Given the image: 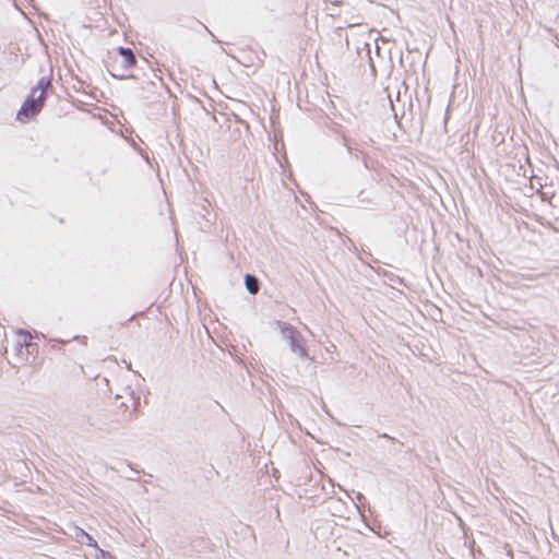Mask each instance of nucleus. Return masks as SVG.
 <instances>
[{"label": "nucleus", "mask_w": 559, "mask_h": 559, "mask_svg": "<svg viewBox=\"0 0 559 559\" xmlns=\"http://www.w3.org/2000/svg\"><path fill=\"white\" fill-rule=\"evenodd\" d=\"M549 202L552 207H557L556 203H559V198H557V195L552 193Z\"/></svg>", "instance_id": "nucleus-15"}, {"label": "nucleus", "mask_w": 559, "mask_h": 559, "mask_svg": "<svg viewBox=\"0 0 559 559\" xmlns=\"http://www.w3.org/2000/svg\"><path fill=\"white\" fill-rule=\"evenodd\" d=\"M534 218L540 225L546 226L547 228L552 229L554 231H559V228L554 226L552 222L546 219L544 216H540L538 214H534Z\"/></svg>", "instance_id": "nucleus-11"}, {"label": "nucleus", "mask_w": 559, "mask_h": 559, "mask_svg": "<svg viewBox=\"0 0 559 559\" xmlns=\"http://www.w3.org/2000/svg\"><path fill=\"white\" fill-rule=\"evenodd\" d=\"M386 179H390V181L388 182V185H383V188L386 189V187L389 188V190H386V192L391 193V192H395L396 194H400V192L396 190V186H401V180H400V177L397 176H394V177H386Z\"/></svg>", "instance_id": "nucleus-9"}, {"label": "nucleus", "mask_w": 559, "mask_h": 559, "mask_svg": "<svg viewBox=\"0 0 559 559\" xmlns=\"http://www.w3.org/2000/svg\"><path fill=\"white\" fill-rule=\"evenodd\" d=\"M547 198V193L546 192H542V199L545 200Z\"/></svg>", "instance_id": "nucleus-23"}, {"label": "nucleus", "mask_w": 559, "mask_h": 559, "mask_svg": "<svg viewBox=\"0 0 559 559\" xmlns=\"http://www.w3.org/2000/svg\"><path fill=\"white\" fill-rule=\"evenodd\" d=\"M78 338H81V336H79V335L73 336V340H78ZM82 338L86 340V336H82Z\"/></svg>", "instance_id": "nucleus-22"}, {"label": "nucleus", "mask_w": 559, "mask_h": 559, "mask_svg": "<svg viewBox=\"0 0 559 559\" xmlns=\"http://www.w3.org/2000/svg\"><path fill=\"white\" fill-rule=\"evenodd\" d=\"M157 178H158V181H159V183H160L162 188H164V186H165L164 177L158 176Z\"/></svg>", "instance_id": "nucleus-19"}, {"label": "nucleus", "mask_w": 559, "mask_h": 559, "mask_svg": "<svg viewBox=\"0 0 559 559\" xmlns=\"http://www.w3.org/2000/svg\"><path fill=\"white\" fill-rule=\"evenodd\" d=\"M50 342H53V343H55V344H53V346H55V345H64V344H67L69 341H64V340H62V338H51V340H50Z\"/></svg>", "instance_id": "nucleus-16"}, {"label": "nucleus", "mask_w": 559, "mask_h": 559, "mask_svg": "<svg viewBox=\"0 0 559 559\" xmlns=\"http://www.w3.org/2000/svg\"><path fill=\"white\" fill-rule=\"evenodd\" d=\"M118 53L121 56V69L122 70H129L133 68L136 63L135 56L133 51L130 48H118Z\"/></svg>", "instance_id": "nucleus-5"}, {"label": "nucleus", "mask_w": 559, "mask_h": 559, "mask_svg": "<svg viewBox=\"0 0 559 559\" xmlns=\"http://www.w3.org/2000/svg\"><path fill=\"white\" fill-rule=\"evenodd\" d=\"M243 285L250 295L255 296L260 292L261 281L257 275L246 273L243 276Z\"/></svg>", "instance_id": "nucleus-4"}, {"label": "nucleus", "mask_w": 559, "mask_h": 559, "mask_svg": "<svg viewBox=\"0 0 559 559\" xmlns=\"http://www.w3.org/2000/svg\"><path fill=\"white\" fill-rule=\"evenodd\" d=\"M376 272H377V274H378V275H381V276L388 277V278H389V280H391V281H394L395 278H396V280H400V277H399V276H396V275H394L393 273H391V272H389V271H386V270H384V269H381V267H379Z\"/></svg>", "instance_id": "nucleus-12"}, {"label": "nucleus", "mask_w": 559, "mask_h": 559, "mask_svg": "<svg viewBox=\"0 0 559 559\" xmlns=\"http://www.w3.org/2000/svg\"><path fill=\"white\" fill-rule=\"evenodd\" d=\"M72 537L78 543H80L82 545L91 546L93 548L98 544L97 540L91 534H88L86 531H84L83 528H81L79 526L73 527Z\"/></svg>", "instance_id": "nucleus-3"}, {"label": "nucleus", "mask_w": 559, "mask_h": 559, "mask_svg": "<svg viewBox=\"0 0 559 559\" xmlns=\"http://www.w3.org/2000/svg\"><path fill=\"white\" fill-rule=\"evenodd\" d=\"M436 178L439 179L440 181H444V183H448V181L444 180V177H442V176H439V177H436Z\"/></svg>", "instance_id": "nucleus-21"}, {"label": "nucleus", "mask_w": 559, "mask_h": 559, "mask_svg": "<svg viewBox=\"0 0 559 559\" xmlns=\"http://www.w3.org/2000/svg\"><path fill=\"white\" fill-rule=\"evenodd\" d=\"M253 177H246V181H252Z\"/></svg>", "instance_id": "nucleus-24"}, {"label": "nucleus", "mask_w": 559, "mask_h": 559, "mask_svg": "<svg viewBox=\"0 0 559 559\" xmlns=\"http://www.w3.org/2000/svg\"><path fill=\"white\" fill-rule=\"evenodd\" d=\"M378 437H379V438L388 439V440L393 441V442L397 441L394 437H391V436H389V435H388V433H385V432H383V433H378Z\"/></svg>", "instance_id": "nucleus-17"}, {"label": "nucleus", "mask_w": 559, "mask_h": 559, "mask_svg": "<svg viewBox=\"0 0 559 559\" xmlns=\"http://www.w3.org/2000/svg\"><path fill=\"white\" fill-rule=\"evenodd\" d=\"M552 216L555 217V221L558 222L559 221V217H557L554 213H552Z\"/></svg>", "instance_id": "nucleus-25"}, {"label": "nucleus", "mask_w": 559, "mask_h": 559, "mask_svg": "<svg viewBox=\"0 0 559 559\" xmlns=\"http://www.w3.org/2000/svg\"><path fill=\"white\" fill-rule=\"evenodd\" d=\"M94 549L96 559H115V556L110 551L102 549L98 544L94 547Z\"/></svg>", "instance_id": "nucleus-10"}, {"label": "nucleus", "mask_w": 559, "mask_h": 559, "mask_svg": "<svg viewBox=\"0 0 559 559\" xmlns=\"http://www.w3.org/2000/svg\"><path fill=\"white\" fill-rule=\"evenodd\" d=\"M290 182H294L295 183V178L296 177H293V176H289V177H286Z\"/></svg>", "instance_id": "nucleus-20"}, {"label": "nucleus", "mask_w": 559, "mask_h": 559, "mask_svg": "<svg viewBox=\"0 0 559 559\" xmlns=\"http://www.w3.org/2000/svg\"><path fill=\"white\" fill-rule=\"evenodd\" d=\"M472 179H473L474 181H477L478 177L473 176V177H472Z\"/></svg>", "instance_id": "nucleus-26"}, {"label": "nucleus", "mask_w": 559, "mask_h": 559, "mask_svg": "<svg viewBox=\"0 0 559 559\" xmlns=\"http://www.w3.org/2000/svg\"><path fill=\"white\" fill-rule=\"evenodd\" d=\"M49 86L50 81L48 79L41 78L38 81L17 111L16 119L19 121L26 122L40 112L45 104L46 91Z\"/></svg>", "instance_id": "nucleus-1"}, {"label": "nucleus", "mask_w": 559, "mask_h": 559, "mask_svg": "<svg viewBox=\"0 0 559 559\" xmlns=\"http://www.w3.org/2000/svg\"><path fill=\"white\" fill-rule=\"evenodd\" d=\"M457 179L462 182V185L466 183L465 177H454V176L449 177L450 182L455 186H459Z\"/></svg>", "instance_id": "nucleus-14"}, {"label": "nucleus", "mask_w": 559, "mask_h": 559, "mask_svg": "<svg viewBox=\"0 0 559 559\" xmlns=\"http://www.w3.org/2000/svg\"><path fill=\"white\" fill-rule=\"evenodd\" d=\"M531 183H533L534 180L537 181V183L543 187V186H546L547 185V180L549 179V177H542V176H538V177H526Z\"/></svg>", "instance_id": "nucleus-13"}, {"label": "nucleus", "mask_w": 559, "mask_h": 559, "mask_svg": "<svg viewBox=\"0 0 559 559\" xmlns=\"http://www.w3.org/2000/svg\"><path fill=\"white\" fill-rule=\"evenodd\" d=\"M107 67H108V70L110 71V73L112 74V76H115V78H123L124 76V74L120 73V71H119L118 59L116 56H111L109 58Z\"/></svg>", "instance_id": "nucleus-8"}, {"label": "nucleus", "mask_w": 559, "mask_h": 559, "mask_svg": "<svg viewBox=\"0 0 559 559\" xmlns=\"http://www.w3.org/2000/svg\"><path fill=\"white\" fill-rule=\"evenodd\" d=\"M275 324L283 338L288 341L290 350L297 354L300 358L308 359V346L298 329L289 322L282 320H276Z\"/></svg>", "instance_id": "nucleus-2"}, {"label": "nucleus", "mask_w": 559, "mask_h": 559, "mask_svg": "<svg viewBox=\"0 0 559 559\" xmlns=\"http://www.w3.org/2000/svg\"><path fill=\"white\" fill-rule=\"evenodd\" d=\"M484 180L477 181L478 187L481 191L485 190V187L489 190L490 195L498 198L499 191L503 194H506V190L503 187H499V190L493 187L491 178L490 177H484Z\"/></svg>", "instance_id": "nucleus-6"}, {"label": "nucleus", "mask_w": 559, "mask_h": 559, "mask_svg": "<svg viewBox=\"0 0 559 559\" xmlns=\"http://www.w3.org/2000/svg\"><path fill=\"white\" fill-rule=\"evenodd\" d=\"M19 336H22V341H17L15 344V350L22 353L23 347L29 345L31 332L24 329H20L17 332Z\"/></svg>", "instance_id": "nucleus-7"}, {"label": "nucleus", "mask_w": 559, "mask_h": 559, "mask_svg": "<svg viewBox=\"0 0 559 559\" xmlns=\"http://www.w3.org/2000/svg\"><path fill=\"white\" fill-rule=\"evenodd\" d=\"M506 554L510 556L511 559H513V550L512 547L509 544H504Z\"/></svg>", "instance_id": "nucleus-18"}]
</instances>
